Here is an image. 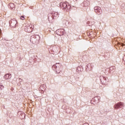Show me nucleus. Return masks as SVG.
I'll return each mask as SVG.
<instances>
[{
    "instance_id": "1a4fd4ad",
    "label": "nucleus",
    "mask_w": 125,
    "mask_h": 125,
    "mask_svg": "<svg viewBox=\"0 0 125 125\" xmlns=\"http://www.w3.org/2000/svg\"><path fill=\"white\" fill-rule=\"evenodd\" d=\"M62 34H64V30L63 29H62Z\"/></svg>"
},
{
    "instance_id": "9d476101",
    "label": "nucleus",
    "mask_w": 125,
    "mask_h": 125,
    "mask_svg": "<svg viewBox=\"0 0 125 125\" xmlns=\"http://www.w3.org/2000/svg\"><path fill=\"white\" fill-rule=\"evenodd\" d=\"M121 46L123 47V46H125V44H123V43H121Z\"/></svg>"
},
{
    "instance_id": "4468645a",
    "label": "nucleus",
    "mask_w": 125,
    "mask_h": 125,
    "mask_svg": "<svg viewBox=\"0 0 125 125\" xmlns=\"http://www.w3.org/2000/svg\"><path fill=\"white\" fill-rule=\"evenodd\" d=\"M57 68H56V69L57 70Z\"/></svg>"
},
{
    "instance_id": "f257e3e1",
    "label": "nucleus",
    "mask_w": 125,
    "mask_h": 125,
    "mask_svg": "<svg viewBox=\"0 0 125 125\" xmlns=\"http://www.w3.org/2000/svg\"><path fill=\"white\" fill-rule=\"evenodd\" d=\"M60 6L62 9L69 10L71 8V6L70 5L67 1L60 3Z\"/></svg>"
},
{
    "instance_id": "20e7f679",
    "label": "nucleus",
    "mask_w": 125,
    "mask_h": 125,
    "mask_svg": "<svg viewBox=\"0 0 125 125\" xmlns=\"http://www.w3.org/2000/svg\"><path fill=\"white\" fill-rule=\"evenodd\" d=\"M24 31L27 33H31L32 30H31V27H25Z\"/></svg>"
},
{
    "instance_id": "9b49d317",
    "label": "nucleus",
    "mask_w": 125,
    "mask_h": 125,
    "mask_svg": "<svg viewBox=\"0 0 125 125\" xmlns=\"http://www.w3.org/2000/svg\"><path fill=\"white\" fill-rule=\"evenodd\" d=\"M58 65V64H56V65H54V67H57Z\"/></svg>"
},
{
    "instance_id": "f03ea898",
    "label": "nucleus",
    "mask_w": 125,
    "mask_h": 125,
    "mask_svg": "<svg viewBox=\"0 0 125 125\" xmlns=\"http://www.w3.org/2000/svg\"><path fill=\"white\" fill-rule=\"evenodd\" d=\"M123 103L120 102L118 104H117L116 105H114V108L115 109H118L119 108H121L123 107Z\"/></svg>"
},
{
    "instance_id": "39448f33",
    "label": "nucleus",
    "mask_w": 125,
    "mask_h": 125,
    "mask_svg": "<svg viewBox=\"0 0 125 125\" xmlns=\"http://www.w3.org/2000/svg\"><path fill=\"white\" fill-rule=\"evenodd\" d=\"M11 78V75L9 74H7L6 75H4V78L5 80H9Z\"/></svg>"
},
{
    "instance_id": "f8f14e48",
    "label": "nucleus",
    "mask_w": 125,
    "mask_h": 125,
    "mask_svg": "<svg viewBox=\"0 0 125 125\" xmlns=\"http://www.w3.org/2000/svg\"><path fill=\"white\" fill-rule=\"evenodd\" d=\"M60 63H59V69H60Z\"/></svg>"
},
{
    "instance_id": "7ed1b4c3",
    "label": "nucleus",
    "mask_w": 125,
    "mask_h": 125,
    "mask_svg": "<svg viewBox=\"0 0 125 125\" xmlns=\"http://www.w3.org/2000/svg\"><path fill=\"white\" fill-rule=\"evenodd\" d=\"M95 12L96 13H98L99 15L102 13V10L100 7H98V6H95L94 7Z\"/></svg>"
},
{
    "instance_id": "6e6552de",
    "label": "nucleus",
    "mask_w": 125,
    "mask_h": 125,
    "mask_svg": "<svg viewBox=\"0 0 125 125\" xmlns=\"http://www.w3.org/2000/svg\"><path fill=\"white\" fill-rule=\"evenodd\" d=\"M25 19L24 16H21V20H24Z\"/></svg>"
},
{
    "instance_id": "423d86ee",
    "label": "nucleus",
    "mask_w": 125,
    "mask_h": 125,
    "mask_svg": "<svg viewBox=\"0 0 125 125\" xmlns=\"http://www.w3.org/2000/svg\"><path fill=\"white\" fill-rule=\"evenodd\" d=\"M15 6L14 5V3H10L9 4V7L10 8L13 9V8H15Z\"/></svg>"
},
{
    "instance_id": "ddd939ff",
    "label": "nucleus",
    "mask_w": 125,
    "mask_h": 125,
    "mask_svg": "<svg viewBox=\"0 0 125 125\" xmlns=\"http://www.w3.org/2000/svg\"><path fill=\"white\" fill-rule=\"evenodd\" d=\"M0 35H1V29H0Z\"/></svg>"
},
{
    "instance_id": "0eeeda50",
    "label": "nucleus",
    "mask_w": 125,
    "mask_h": 125,
    "mask_svg": "<svg viewBox=\"0 0 125 125\" xmlns=\"http://www.w3.org/2000/svg\"><path fill=\"white\" fill-rule=\"evenodd\" d=\"M4 88V86L2 85H0V90H2Z\"/></svg>"
}]
</instances>
